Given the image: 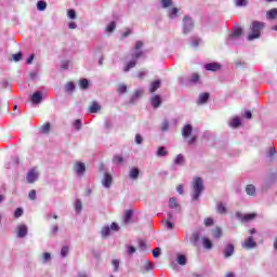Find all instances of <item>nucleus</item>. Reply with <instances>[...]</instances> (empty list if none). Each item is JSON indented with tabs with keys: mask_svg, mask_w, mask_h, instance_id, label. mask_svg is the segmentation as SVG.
<instances>
[{
	"mask_svg": "<svg viewBox=\"0 0 277 277\" xmlns=\"http://www.w3.org/2000/svg\"><path fill=\"white\" fill-rule=\"evenodd\" d=\"M237 220H240V222H252L254 217H256V213H248L243 214L241 212H236Z\"/></svg>",
	"mask_w": 277,
	"mask_h": 277,
	"instance_id": "6",
	"label": "nucleus"
},
{
	"mask_svg": "<svg viewBox=\"0 0 277 277\" xmlns=\"http://www.w3.org/2000/svg\"><path fill=\"white\" fill-rule=\"evenodd\" d=\"M111 183H114V177L109 173L104 174V179L102 180V185L105 189H109L111 187Z\"/></svg>",
	"mask_w": 277,
	"mask_h": 277,
	"instance_id": "10",
	"label": "nucleus"
},
{
	"mask_svg": "<svg viewBox=\"0 0 277 277\" xmlns=\"http://www.w3.org/2000/svg\"><path fill=\"white\" fill-rule=\"evenodd\" d=\"M151 106L154 109H157L158 107L161 106V95H154L150 98Z\"/></svg>",
	"mask_w": 277,
	"mask_h": 277,
	"instance_id": "17",
	"label": "nucleus"
},
{
	"mask_svg": "<svg viewBox=\"0 0 277 277\" xmlns=\"http://www.w3.org/2000/svg\"><path fill=\"white\" fill-rule=\"evenodd\" d=\"M202 192H205V184L202 182V177H195L193 182V200H198L200 196L202 195Z\"/></svg>",
	"mask_w": 277,
	"mask_h": 277,
	"instance_id": "2",
	"label": "nucleus"
},
{
	"mask_svg": "<svg viewBox=\"0 0 277 277\" xmlns=\"http://www.w3.org/2000/svg\"><path fill=\"white\" fill-rule=\"evenodd\" d=\"M168 17L171 21H175V18H179V8H172L168 11Z\"/></svg>",
	"mask_w": 277,
	"mask_h": 277,
	"instance_id": "20",
	"label": "nucleus"
},
{
	"mask_svg": "<svg viewBox=\"0 0 277 277\" xmlns=\"http://www.w3.org/2000/svg\"><path fill=\"white\" fill-rule=\"evenodd\" d=\"M157 157H168V150L163 146H160L156 153Z\"/></svg>",
	"mask_w": 277,
	"mask_h": 277,
	"instance_id": "33",
	"label": "nucleus"
},
{
	"mask_svg": "<svg viewBox=\"0 0 277 277\" xmlns=\"http://www.w3.org/2000/svg\"><path fill=\"white\" fill-rule=\"evenodd\" d=\"M12 58L14 60V62H21L23 60V52H18L16 54H13Z\"/></svg>",
	"mask_w": 277,
	"mask_h": 277,
	"instance_id": "49",
	"label": "nucleus"
},
{
	"mask_svg": "<svg viewBox=\"0 0 277 277\" xmlns=\"http://www.w3.org/2000/svg\"><path fill=\"white\" fill-rule=\"evenodd\" d=\"M140 176V169L137 168H132L130 170V179H132L133 181L137 180Z\"/></svg>",
	"mask_w": 277,
	"mask_h": 277,
	"instance_id": "30",
	"label": "nucleus"
},
{
	"mask_svg": "<svg viewBox=\"0 0 277 277\" xmlns=\"http://www.w3.org/2000/svg\"><path fill=\"white\" fill-rule=\"evenodd\" d=\"M113 161H114L115 163H117V166H119V163H123L124 158H122V156H120V155H115V156L113 157Z\"/></svg>",
	"mask_w": 277,
	"mask_h": 277,
	"instance_id": "42",
	"label": "nucleus"
},
{
	"mask_svg": "<svg viewBox=\"0 0 277 277\" xmlns=\"http://www.w3.org/2000/svg\"><path fill=\"white\" fill-rule=\"evenodd\" d=\"M68 252H69L68 247L64 246V247L61 249V256H62L63 259H66V256H68Z\"/></svg>",
	"mask_w": 277,
	"mask_h": 277,
	"instance_id": "47",
	"label": "nucleus"
},
{
	"mask_svg": "<svg viewBox=\"0 0 277 277\" xmlns=\"http://www.w3.org/2000/svg\"><path fill=\"white\" fill-rule=\"evenodd\" d=\"M133 217V210H127L123 216L124 224H129Z\"/></svg>",
	"mask_w": 277,
	"mask_h": 277,
	"instance_id": "27",
	"label": "nucleus"
},
{
	"mask_svg": "<svg viewBox=\"0 0 277 277\" xmlns=\"http://www.w3.org/2000/svg\"><path fill=\"white\" fill-rule=\"evenodd\" d=\"M67 16L71 21H75V18H77V12H75V10L70 9V10L67 11Z\"/></svg>",
	"mask_w": 277,
	"mask_h": 277,
	"instance_id": "45",
	"label": "nucleus"
},
{
	"mask_svg": "<svg viewBox=\"0 0 277 277\" xmlns=\"http://www.w3.org/2000/svg\"><path fill=\"white\" fill-rule=\"evenodd\" d=\"M235 254V246L233 243H228L224 249H223V258L224 259H230Z\"/></svg>",
	"mask_w": 277,
	"mask_h": 277,
	"instance_id": "8",
	"label": "nucleus"
},
{
	"mask_svg": "<svg viewBox=\"0 0 277 277\" xmlns=\"http://www.w3.org/2000/svg\"><path fill=\"white\" fill-rule=\"evenodd\" d=\"M41 261L44 264L49 263V261H51V253H49V252L43 253Z\"/></svg>",
	"mask_w": 277,
	"mask_h": 277,
	"instance_id": "43",
	"label": "nucleus"
},
{
	"mask_svg": "<svg viewBox=\"0 0 277 277\" xmlns=\"http://www.w3.org/2000/svg\"><path fill=\"white\" fill-rule=\"evenodd\" d=\"M168 129H170V123L168 122V120H164L161 124V131L166 132L168 131Z\"/></svg>",
	"mask_w": 277,
	"mask_h": 277,
	"instance_id": "56",
	"label": "nucleus"
},
{
	"mask_svg": "<svg viewBox=\"0 0 277 277\" xmlns=\"http://www.w3.org/2000/svg\"><path fill=\"white\" fill-rule=\"evenodd\" d=\"M28 198H29L30 200H36V190H35V189H32V190L29 192Z\"/></svg>",
	"mask_w": 277,
	"mask_h": 277,
	"instance_id": "62",
	"label": "nucleus"
},
{
	"mask_svg": "<svg viewBox=\"0 0 277 277\" xmlns=\"http://www.w3.org/2000/svg\"><path fill=\"white\" fill-rule=\"evenodd\" d=\"M27 233H28L27 225L21 224L17 226V237H19V239L27 237Z\"/></svg>",
	"mask_w": 277,
	"mask_h": 277,
	"instance_id": "13",
	"label": "nucleus"
},
{
	"mask_svg": "<svg viewBox=\"0 0 277 277\" xmlns=\"http://www.w3.org/2000/svg\"><path fill=\"white\" fill-rule=\"evenodd\" d=\"M211 95L209 93H201L197 100V103L199 105H205V103H207V101H209V97Z\"/></svg>",
	"mask_w": 277,
	"mask_h": 277,
	"instance_id": "22",
	"label": "nucleus"
},
{
	"mask_svg": "<svg viewBox=\"0 0 277 277\" xmlns=\"http://www.w3.org/2000/svg\"><path fill=\"white\" fill-rule=\"evenodd\" d=\"M115 29H116V22H110V23L108 24V26L106 27V31H107L108 34L114 32Z\"/></svg>",
	"mask_w": 277,
	"mask_h": 277,
	"instance_id": "41",
	"label": "nucleus"
},
{
	"mask_svg": "<svg viewBox=\"0 0 277 277\" xmlns=\"http://www.w3.org/2000/svg\"><path fill=\"white\" fill-rule=\"evenodd\" d=\"M142 47H144V42L136 41L134 47L135 52L131 54L132 60L123 67V72H129L131 68H135V66L137 65V60H140V57H142L143 55V52L141 50Z\"/></svg>",
	"mask_w": 277,
	"mask_h": 277,
	"instance_id": "1",
	"label": "nucleus"
},
{
	"mask_svg": "<svg viewBox=\"0 0 277 277\" xmlns=\"http://www.w3.org/2000/svg\"><path fill=\"white\" fill-rule=\"evenodd\" d=\"M235 66H236V68H248V63H246L241 60H238L235 62Z\"/></svg>",
	"mask_w": 277,
	"mask_h": 277,
	"instance_id": "39",
	"label": "nucleus"
},
{
	"mask_svg": "<svg viewBox=\"0 0 277 277\" xmlns=\"http://www.w3.org/2000/svg\"><path fill=\"white\" fill-rule=\"evenodd\" d=\"M37 10H39V12H44V10H47V2L38 1L37 2Z\"/></svg>",
	"mask_w": 277,
	"mask_h": 277,
	"instance_id": "38",
	"label": "nucleus"
},
{
	"mask_svg": "<svg viewBox=\"0 0 277 277\" xmlns=\"http://www.w3.org/2000/svg\"><path fill=\"white\" fill-rule=\"evenodd\" d=\"M198 79H200V76L198 74H193L189 83H198Z\"/></svg>",
	"mask_w": 277,
	"mask_h": 277,
	"instance_id": "51",
	"label": "nucleus"
},
{
	"mask_svg": "<svg viewBox=\"0 0 277 277\" xmlns=\"http://www.w3.org/2000/svg\"><path fill=\"white\" fill-rule=\"evenodd\" d=\"M117 91H118L119 94L127 93V84H119Z\"/></svg>",
	"mask_w": 277,
	"mask_h": 277,
	"instance_id": "53",
	"label": "nucleus"
},
{
	"mask_svg": "<svg viewBox=\"0 0 277 277\" xmlns=\"http://www.w3.org/2000/svg\"><path fill=\"white\" fill-rule=\"evenodd\" d=\"M144 94V90L138 89L134 92V94L132 95V97L130 98V103L131 105H135V103H137L138 98H142V95Z\"/></svg>",
	"mask_w": 277,
	"mask_h": 277,
	"instance_id": "14",
	"label": "nucleus"
},
{
	"mask_svg": "<svg viewBox=\"0 0 277 277\" xmlns=\"http://www.w3.org/2000/svg\"><path fill=\"white\" fill-rule=\"evenodd\" d=\"M205 225L206 226H213V219L211 217H208L205 220Z\"/></svg>",
	"mask_w": 277,
	"mask_h": 277,
	"instance_id": "63",
	"label": "nucleus"
},
{
	"mask_svg": "<svg viewBox=\"0 0 277 277\" xmlns=\"http://www.w3.org/2000/svg\"><path fill=\"white\" fill-rule=\"evenodd\" d=\"M229 127H233V129L241 127V120L239 119V117H235L234 119H232Z\"/></svg>",
	"mask_w": 277,
	"mask_h": 277,
	"instance_id": "32",
	"label": "nucleus"
},
{
	"mask_svg": "<svg viewBox=\"0 0 277 277\" xmlns=\"http://www.w3.org/2000/svg\"><path fill=\"white\" fill-rule=\"evenodd\" d=\"M111 233V228L109 226H105L102 228V237H109Z\"/></svg>",
	"mask_w": 277,
	"mask_h": 277,
	"instance_id": "40",
	"label": "nucleus"
},
{
	"mask_svg": "<svg viewBox=\"0 0 277 277\" xmlns=\"http://www.w3.org/2000/svg\"><path fill=\"white\" fill-rule=\"evenodd\" d=\"M201 240H202L203 247L207 250H211V248H213V242H211V240L209 238L202 237Z\"/></svg>",
	"mask_w": 277,
	"mask_h": 277,
	"instance_id": "31",
	"label": "nucleus"
},
{
	"mask_svg": "<svg viewBox=\"0 0 277 277\" xmlns=\"http://www.w3.org/2000/svg\"><path fill=\"white\" fill-rule=\"evenodd\" d=\"M40 176V173L36 169H31L28 171L26 175L27 183H36L38 181V177Z\"/></svg>",
	"mask_w": 277,
	"mask_h": 277,
	"instance_id": "7",
	"label": "nucleus"
},
{
	"mask_svg": "<svg viewBox=\"0 0 277 277\" xmlns=\"http://www.w3.org/2000/svg\"><path fill=\"white\" fill-rule=\"evenodd\" d=\"M23 216V208H17L14 211V217H22Z\"/></svg>",
	"mask_w": 277,
	"mask_h": 277,
	"instance_id": "58",
	"label": "nucleus"
},
{
	"mask_svg": "<svg viewBox=\"0 0 277 277\" xmlns=\"http://www.w3.org/2000/svg\"><path fill=\"white\" fill-rule=\"evenodd\" d=\"M175 166H185V156L183 154H179L174 159Z\"/></svg>",
	"mask_w": 277,
	"mask_h": 277,
	"instance_id": "24",
	"label": "nucleus"
},
{
	"mask_svg": "<svg viewBox=\"0 0 277 277\" xmlns=\"http://www.w3.org/2000/svg\"><path fill=\"white\" fill-rule=\"evenodd\" d=\"M176 261L179 265H187V256L185 254L177 253Z\"/></svg>",
	"mask_w": 277,
	"mask_h": 277,
	"instance_id": "26",
	"label": "nucleus"
},
{
	"mask_svg": "<svg viewBox=\"0 0 277 277\" xmlns=\"http://www.w3.org/2000/svg\"><path fill=\"white\" fill-rule=\"evenodd\" d=\"M246 194L248 196H254L256 194V187H254V185H252V184L247 185Z\"/></svg>",
	"mask_w": 277,
	"mask_h": 277,
	"instance_id": "28",
	"label": "nucleus"
},
{
	"mask_svg": "<svg viewBox=\"0 0 277 277\" xmlns=\"http://www.w3.org/2000/svg\"><path fill=\"white\" fill-rule=\"evenodd\" d=\"M153 267H154L153 262H146V263L143 265L144 272H150V269H153Z\"/></svg>",
	"mask_w": 277,
	"mask_h": 277,
	"instance_id": "48",
	"label": "nucleus"
},
{
	"mask_svg": "<svg viewBox=\"0 0 277 277\" xmlns=\"http://www.w3.org/2000/svg\"><path fill=\"white\" fill-rule=\"evenodd\" d=\"M265 27V23L254 21L251 25V31L248 36V40H256V38H261V30Z\"/></svg>",
	"mask_w": 277,
	"mask_h": 277,
	"instance_id": "3",
	"label": "nucleus"
},
{
	"mask_svg": "<svg viewBox=\"0 0 277 277\" xmlns=\"http://www.w3.org/2000/svg\"><path fill=\"white\" fill-rule=\"evenodd\" d=\"M206 70L215 72L216 70H220V68H222V65H220L219 63H208L205 65Z\"/></svg>",
	"mask_w": 277,
	"mask_h": 277,
	"instance_id": "16",
	"label": "nucleus"
},
{
	"mask_svg": "<svg viewBox=\"0 0 277 277\" xmlns=\"http://www.w3.org/2000/svg\"><path fill=\"white\" fill-rule=\"evenodd\" d=\"M266 155H267V157H274V155H276V148L275 147H269Z\"/></svg>",
	"mask_w": 277,
	"mask_h": 277,
	"instance_id": "61",
	"label": "nucleus"
},
{
	"mask_svg": "<svg viewBox=\"0 0 277 277\" xmlns=\"http://www.w3.org/2000/svg\"><path fill=\"white\" fill-rule=\"evenodd\" d=\"M30 101L32 105H40L42 103V92L36 91L31 96Z\"/></svg>",
	"mask_w": 277,
	"mask_h": 277,
	"instance_id": "12",
	"label": "nucleus"
},
{
	"mask_svg": "<svg viewBox=\"0 0 277 277\" xmlns=\"http://www.w3.org/2000/svg\"><path fill=\"white\" fill-rule=\"evenodd\" d=\"M143 142H144V137L142 136V134H136L135 144H143Z\"/></svg>",
	"mask_w": 277,
	"mask_h": 277,
	"instance_id": "59",
	"label": "nucleus"
},
{
	"mask_svg": "<svg viewBox=\"0 0 277 277\" xmlns=\"http://www.w3.org/2000/svg\"><path fill=\"white\" fill-rule=\"evenodd\" d=\"M81 126H82V123H81L80 119L75 120L74 127H75L76 131H81Z\"/></svg>",
	"mask_w": 277,
	"mask_h": 277,
	"instance_id": "55",
	"label": "nucleus"
},
{
	"mask_svg": "<svg viewBox=\"0 0 277 277\" xmlns=\"http://www.w3.org/2000/svg\"><path fill=\"white\" fill-rule=\"evenodd\" d=\"M83 209V205L81 203V199H77L75 202V210L77 213H81V210Z\"/></svg>",
	"mask_w": 277,
	"mask_h": 277,
	"instance_id": "36",
	"label": "nucleus"
},
{
	"mask_svg": "<svg viewBox=\"0 0 277 277\" xmlns=\"http://www.w3.org/2000/svg\"><path fill=\"white\" fill-rule=\"evenodd\" d=\"M242 248H245L246 250H252V249L256 248V242L254 241L252 236L248 237L245 240V242L242 243Z\"/></svg>",
	"mask_w": 277,
	"mask_h": 277,
	"instance_id": "11",
	"label": "nucleus"
},
{
	"mask_svg": "<svg viewBox=\"0 0 277 277\" xmlns=\"http://www.w3.org/2000/svg\"><path fill=\"white\" fill-rule=\"evenodd\" d=\"M267 21H276L277 18V9H272L266 13Z\"/></svg>",
	"mask_w": 277,
	"mask_h": 277,
	"instance_id": "23",
	"label": "nucleus"
},
{
	"mask_svg": "<svg viewBox=\"0 0 277 277\" xmlns=\"http://www.w3.org/2000/svg\"><path fill=\"white\" fill-rule=\"evenodd\" d=\"M199 241H200V232H194L190 236V243L193 246H198Z\"/></svg>",
	"mask_w": 277,
	"mask_h": 277,
	"instance_id": "21",
	"label": "nucleus"
},
{
	"mask_svg": "<svg viewBox=\"0 0 277 277\" xmlns=\"http://www.w3.org/2000/svg\"><path fill=\"white\" fill-rule=\"evenodd\" d=\"M216 211L217 213H221V214H224L226 213V206H224V203L222 202H219L217 206H216Z\"/></svg>",
	"mask_w": 277,
	"mask_h": 277,
	"instance_id": "35",
	"label": "nucleus"
},
{
	"mask_svg": "<svg viewBox=\"0 0 277 277\" xmlns=\"http://www.w3.org/2000/svg\"><path fill=\"white\" fill-rule=\"evenodd\" d=\"M74 171L78 176H83L85 174V163L83 162H76L74 164Z\"/></svg>",
	"mask_w": 277,
	"mask_h": 277,
	"instance_id": "9",
	"label": "nucleus"
},
{
	"mask_svg": "<svg viewBox=\"0 0 277 277\" xmlns=\"http://www.w3.org/2000/svg\"><path fill=\"white\" fill-rule=\"evenodd\" d=\"M236 5H237V8H243V6L248 5V1L247 0H236Z\"/></svg>",
	"mask_w": 277,
	"mask_h": 277,
	"instance_id": "54",
	"label": "nucleus"
},
{
	"mask_svg": "<svg viewBox=\"0 0 277 277\" xmlns=\"http://www.w3.org/2000/svg\"><path fill=\"white\" fill-rule=\"evenodd\" d=\"M173 3L174 2L172 0H160V6L162 8V10H168V8H172Z\"/></svg>",
	"mask_w": 277,
	"mask_h": 277,
	"instance_id": "29",
	"label": "nucleus"
},
{
	"mask_svg": "<svg viewBox=\"0 0 277 277\" xmlns=\"http://www.w3.org/2000/svg\"><path fill=\"white\" fill-rule=\"evenodd\" d=\"M68 66H70V62H69V61H63V62L61 63V68H62L63 70H68Z\"/></svg>",
	"mask_w": 277,
	"mask_h": 277,
	"instance_id": "57",
	"label": "nucleus"
},
{
	"mask_svg": "<svg viewBox=\"0 0 277 277\" xmlns=\"http://www.w3.org/2000/svg\"><path fill=\"white\" fill-rule=\"evenodd\" d=\"M183 34L187 35L194 31V18L189 15H185L182 19Z\"/></svg>",
	"mask_w": 277,
	"mask_h": 277,
	"instance_id": "5",
	"label": "nucleus"
},
{
	"mask_svg": "<svg viewBox=\"0 0 277 277\" xmlns=\"http://www.w3.org/2000/svg\"><path fill=\"white\" fill-rule=\"evenodd\" d=\"M110 230L118 232V230H120V226H118L117 223H111Z\"/></svg>",
	"mask_w": 277,
	"mask_h": 277,
	"instance_id": "64",
	"label": "nucleus"
},
{
	"mask_svg": "<svg viewBox=\"0 0 277 277\" xmlns=\"http://www.w3.org/2000/svg\"><path fill=\"white\" fill-rule=\"evenodd\" d=\"M161 88V80H155L149 85V92L153 94Z\"/></svg>",
	"mask_w": 277,
	"mask_h": 277,
	"instance_id": "19",
	"label": "nucleus"
},
{
	"mask_svg": "<svg viewBox=\"0 0 277 277\" xmlns=\"http://www.w3.org/2000/svg\"><path fill=\"white\" fill-rule=\"evenodd\" d=\"M65 90H66V92H75V83L74 82H68L65 85Z\"/></svg>",
	"mask_w": 277,
	"mask_h": 277,
	"instance_id": "46",
	"label": "nucleus"
},
{
	"mask_svg": "<svg viewBox=\"0 0 277 277\" xmlns=\"http://www.w3.org/2000/svg\"><path fill=\"white\" fill-rule=\"evenodd\" d=\"M90 114H98L101 111V105L98 103L93 102L89 108Z\"/></svg>",
	"mask_w": 277,
	"mask_h": 277,
	"instance_id": "25",
	"label": "nucleus"
},
{
	"mask_svg": "<svg viewBox=\"0 0 277 277\" xmlns=\"http://www.w3.org/2000/svg\"><path fill=\"white\" fill-rule=\"evenodd\" d=\"M190 44H192V47H194V48L198 47V45L200 44V38H198V37H192V39H190Z\"/></svg>",
	"mask_w": 277,
	"mask_h": 277,
	"instance_id": "44",
	"label": "nucleus"
},
{
	"mask_svg": "<svg viewBox=\"0 0 277 277\" xmlns=\"http://www.w3.org/2000/svg\"><path fill=\"white\" fill-rule=\"evenodd\" d=\"M169 209H175L177 213H181V205H179V201H176V198L171 197L169 199Z\"/></svg>",
	"mask_w": 277,
	"mask_h": 277,
	"instance_id": "15",
	"label": "nucleus"
},
{
	"mask_svg": "<svg viewBox=\"0 0 277 277\" xmlns=\"http://www.w3.org/2000/svg\"><path fill=\"white\" fill-rule=\"evenodd\" d=\"M242 34H243V29H241V27L235 28L227 38V41H226L227 44H229V47H233V44H237V42L241 40Z\"/></svg>",
	"mask_w": 277,
	"mask_h": 277,
	"instance_id": "4",
	"label": "nucleus"
},
{
	"mask_svg": "<svg viewBox=\"0 0 277 277\" xmlns=\"http://www.w3.org/2000/svg\"><path fill=\"white\" fill-rule=\"evenodd\" d=\"M212 235L214 239H220V237H222V228L216 227L215 229L212 230Z\"/></svg>",
	"mask_w": 277,
	"mask_h": 277,
	"instance_id": "37",
	"label": "nucleus"
},
{
	"mask_svg": "<svg viewBox=\"0 0 277 277\" xmlns=\"http://www.w3.org/2000/svg\"><path fill=\"white\" fill-rule=\"evenodd\" d=\"M79 85H80L81 90H88V88L90 87V81H88V79L83 78L80 80Z\"/></svg>",
	"mask_w": 277,
	"mask_h": 277,
	"instance_id": "34",
	"label": "nucleus"
},
{
	"mask_svg": "<svg viewBox=\"0 0 277 277\" xmlns=\"http://www.w3.org/2000/svg\"><path fill=\"white\" fill-rule=\"evenodd\" d=\"M154 259H159L161 256V248H156L153 250Z\"/></svg>",
	"mask_w": 277,
	"mask_h": 277,
	"instance_id": "50",
	"label": "nucleus"
},
{
	"mask_svg": "<svg viewBox=\"0 0 277 277\" xmlns=\"http://www.w3.org/2000/svg\"><path fill=\"white\" fill-rule=\"evenodd\" d=\"M58 230H60V227L57 225H52L51 235H53V237H55V235H57Z\"/></svg>",
	"mask_w": 277,
	"mask_h": 277,
	"instance_id": "60",
	"label": "nucleus"
},
{
	"mask_svg": "<svg viewBox=\"0 0 277 277\" xmlns=\"http://www.w3.org/2000/svg\"><path fill=\"white\" fill-rule=\"evenodd\" d=\"M51 131V123H45L41 127V133H49Z\"/></svg>",
	"mask_w": 277,
	"mask_h": 277,
	"instance_id": "52",
	"label": "nucleus"
},
{
	"mask_svg": "<svg viewBox=\"0 0 277 277\" xmlns=\"http://www.w3.org/2000/svg\"><path fill=\"white\" fill-rule=\"evenodd\" d=\"M192 131H194V128L192 127V124L184 126V128L182 129L183 137H185V140H187V137H189V135H192Z\"/></svg>",
	"mask_w": 277,
	"mask_h": 277,
	"instance_id": "18",
	"label": "nucleus"
}]
</instances>
